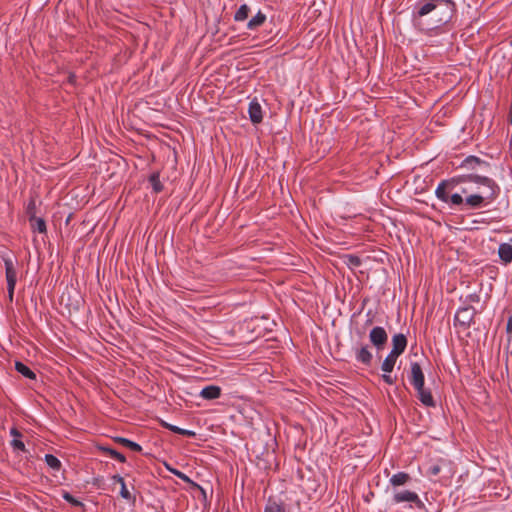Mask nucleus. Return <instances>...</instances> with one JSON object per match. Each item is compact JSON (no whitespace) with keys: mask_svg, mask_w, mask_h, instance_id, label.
<instances>
[{"mask_svg":"<svg viewBox=\"0 0 512 512\" xmlns=\"http://www.w3.org/2000/svg\"><path fill=\"white\" fill-rule=\"evenodd\" d=\"M464 184L461 193L466 194L465 204L477 209L492 203L500 193L499 185L491 178L477 174L460 176L455 180Z\"/></svg>","mask_w":512,"mask_h":512,"instance_id":"obj_1","label":"nucleus"},{"mask_svg":"<svg viewBox=\"0 0 512 512\" xmlns=\"http://www.w3.org/2000/svg\"><path fill=\"white\" fill-rule=\"evenodd\" d=\"M454 10L452 0H422L413 12V23L420 30H432L447 23Z\"/></svg>","mask_w":512,"mask_h":512,"instance_id":"obj_2","label":"nucleus"},{"mask_svg":"<svg viewBox=\"0 0 512 512\" xmlns=\"http://www.w3.org/2000/svg\"><path fill=\"white\" fill-rule=\"evenodd\" d=\"M5 274L7 281L8 298L13 300L14 290L17 282V270L14 261L9 257H4Z\"/></svg>","mask_w":512,"mask_h":512,"instance_id":"obj_3","label":"nucleus"},{"mask_svg":"<svg viewBox=\"0 0 512 512\" xmlns=\"http://www.w3.org/2000/svg\"><path fill=\"white\" fill-rule=\"evenodd\" d=\"M392 500L396 504L407 502L414 503L418 508L424 506L417 493L409 490H394Z\"/></svg>","mask_w":512,"mask_h":512,"instance_id":"obj_4","label":"nucleus"},{"mask_svg":"<svg viewBox=\"0 0 512 512\" xmlns=\"http://www.w3.org/2000/svg\"><path fill=\"white\" fill-rule=\"evenodd\" d=\"M475 315V309L472 307H462L458 309L455 315V321L462 326H469Z\"/></svg>","mask_w":512,"mask_h":512,"instance_id":"obj_5","label":"nucleus"},{"mask_svg":"<svg viewBox=\"0 0 512 512\" xmlns=\"http://www.w3.org/2000/svg\"><path fill=\"white\" fill-rule=\"evenodd\" d=\"M387 333L382 327H374L369 334V339L378 349L382 348L387 341Z\"/></svg>","mask_w":512,"mask_h":512,"instance_id":"obj_6","label":"nucleus"},{"mask_svg":"<svg viewBox=\"0 0 512 512\" xmlns=\"http://www.w3.org/2000/svg\"><path fill=\"white\" fill-rule=\"evenodd\" d=\"M410 381L415 389H420L422 386H424V374L422 372L421 366L417 362H413L411 364Z\"/></svg>","mask_w":512,"mask_h":512,"instance_id":"obj_7","label":"nucleus"},{"mask_svg":"<svg viewBox=\"0 0 512 512\" xmlns=\"http://www.w3.org/2000/svg\"><path fill=\"white\" fill-rule=\"evenodd\" d=\"M392 346L390 353L399 357L407 346V339L405 335L401 333L394 335L392 338Z\"/></svg>","mask_w":512,"mask_h":512,"instance_id":"obj_8","label":"nucleus"},{"mask_svg":"<svg viewBox=\"0 0 512 512\" xmlns=\"http://www.w3.org/2000/svg\"><path fill=\"white\" fill-rule=\"evenodd\" d=\"M248 113H249L250 120L254 124L260 123L263 119L262 107L256 99L250 102L249 108H248Z\"/></svg>","mask_w":512,"mask_h":512,"instance_id":"obj_9","label":"nucleus"},{"mask_svg":"<svg viewBox=\"0 0 512 512\" xmlns=\"http://www.w3.org/2000/svg\"><path fill=\"white\" fill-rule=\"evenodd\" d=\"M221 395V388L216 385H210L204 387L200 391V396L207 400H213L219 398Z\"/></svg>","mask_w":512,"mask_h":512,"instance_id":"obj_10","label":"nucleus"},{"mask_svg":"<svg viewBox=\"0 0 512 512\" xmlns=\"http://www.w3.org/2000/svg\"><path fill=\"white\" fill-rule=\"evenodd\" d=\"M499 257L505 263L512 261V245L509 243H502L498 249Z\"/></svg>","mask_w":512,"mask_h":512,"instance_id":"obj_11","label":"nucleus"},{"mask_svg":"<svg viewBox=\"0 0 512 512\" xmlns=\"http://www.w3.org/2000/svg\"><path fill=\"white\" fill-rule=\"evenodd\" d=\"M409 480H410V475L408 473L399 472V473L394 474L390 478L389 482L394 488H396V487L405 485Z\"/></svg>","mask_w":512,"mask_h":512,"instance_id":"obj_12","label":"nucleus"},{"mask_svg":"<svg viewBox=\"0 0 512 512\" xmlns=\"http://www.w3.org/2000/svg\"><path fill=\"white\" fill-rule=\"evenodd\" d=\"M418 392L419 400L426 406L433 407L435 405L434 399L429 390H426L424 386L420 389H416Z\"/></svg>","mask_w":512,"mask_h":512,"instance_id":"obj_13","label":"nucleus"},{"mask_svg":"<svg viewBox=\"0 0 512 512\" xmlns=\"http://www.w3.org/2000/svg\"><path fill=\"white\" fill-rule=\"evenodd\" d=\"M397 358L398 356L389 353L381 365L382 371L385 373H391L396 364Z\"/></svg>","mask_w":512,"mask_h":512,"instance_id":"obj_14","label":"nucleus"},{"mask_svg":"<svg viewBox=\"0 0 512 512\" xmlns=\"http://www.w3.org/2000/svg\"><path fill=\"white\" fill-rule=\"evenodd\" d=\"M356 358H357L358 361L368 365V364H370V362L372 360V354L367 349V347H362V348L357 350Z\"/></svg>","mask_w":512,"mask_h":512,"instance_id":"obj_15","label":"nucleus"},{"mask_svg":"<svg viewBox=\"0 0 512 512\" xmlns=\"http://www.w3.org/2000/svg\"><path fill=\"white\" fill-rule=\"evenodd\" d=\"M266 20L265 14L258 12L247 24L248 29L254 30L261 26Z\"/></svg>","mask_w":512,"mask_h":512,"instance_id":"obj_16","label":"nucleus"},{"mask_svg":"<svg viewBox=\"0 0 512 512\" xmlns=\"http://www.w3.org/2000/svg\"><path fill=\"white\" fill-rule=\"evenodd\" d=\"M15 369L17 370V372H19L26 378H29V379L36 378L35 373L29 367H27L25 364H23L22 362H16Z\"/></svg>","mask_w":512,"mask_h":512,"instance_id":"obj_17","label":"nucleus"},{"mask_svg":"<svg viewBox=\"0 0 512 512\" xmlns=\"http://www.w3.org/2000/svg\"><path fill=\"white\" fill-rule=\"evenodd\" d=\"M249 12H250V8L248 5H246V4L241 5L234 15V20L235 21H244L245 19H247Z\"/></svg>","mask_w":512,"mask_h":512,"instance_id":"obj_18","label":"nucleus"},{"mask_svg":"<svg viewBox=\"0 0 512 512\" xmlns=\"http://www.w3.org/2000/svg\"><path fill=\"white\" fill-rule=\"evenodd\" d=\"M436 196L438 199L444 201V202H449V195L448 193L446 192V183L445 182H442L441 184L438 185V187L436 188Z\"/></svg>","mask_w":512,"mask_h":512,"instance_id":"obj_19","label":"nucleus"},{"mask_svg":"<svg viewBox=\"0 0 512 512\" xmlns=\"http://www.w3.org/2000/svg\"><path fill=\"white\" fill-rule=\"evenodd\" d=\"M116 441L126 447H128L129 449L133 450V451H136V452H139L142 450L141 446L133 441H130L129 439H126V438H122V437H118L116 438Z\"/></svg>","mask_w":512,"mask_h":512,"instance_id":"obj_20","label":"nucleus"},{"mask_svg":"<svg viewBox=\"0 0 512 512\" xmlns=\"http://www.w3.org/2000/svg\"><path fill=\"white\" fill-rule=\"evenodd\" d=\"M31 221H32V228L34 230L38 231L39 233L46 232V223L42 218L32 217Z\"/></svg>","mask_w":512,"mask_h":512,"instance_id":"obj_21","label":"nucleus"},{"mask_svg":"<svg viewBox=\"0 0 512 512\" xmlns=\"http://www.w3.org/2000/svg\"><path fill=\"white\" fill-rule=\"evenodd\" d=\"M45 461L47 465L53 470H59L61 467V462L55 456L51 454L45 455Z\"/></svg>","mask_w":512,"mask_h":512,"instance_id":"obj_22","label":"nucleus"},{"mask_svg":"<svg viewBox=\"0 0 512 512\" xmlns=\"http://www.w3.org/2000/svg\"><path fill=\"white\" fill-rule=\"evenodd\" d=\"M345 263L349 268L353 269L360 265L361 261L357 256L348 255L344 258Z\"/></svg>","mask_w":512,"mask_h":512,"instance_id":"obj_23","label":"nucleus"},{"mask_svg":"<svg viewBox=\"0 0 512 512\" xmlns=\"http://www.w3.org/2000/svg\"><path fill=\"white\" fill-rule=\"evenodd\" d=\"M103 450L108 453L112 458L120 461V462H125L126 461V458L123 454L117 452L116 450H113V449H110V448H103Z\"/></svg>","mask_w":512,"mask_h":512,"instance_id":"obj_24","label":"nucleus"},{"mask_svg":"<svg viewBox=\"0 0 512 512\" xmlns=\"http://www.w3.org/2000/svg\"><path fill=\"white\" fill-rule=\"evenodd\" d=\"M264 512H283V508L276 502H269Z\"/></svg>","mask_w":512,"mask_h":512,"instance_id":"obj_25","label":"nucleus"},{"mask_svg":"<svg viewBox=\"0 0 512 512\" xmlns=\"http://www.w3.org/2000/svg\"><path fill=\"white\" fill-rule=\"evenodd\" d=\"M167 427L175 432V433H178V434H181V435H187V436H193L194 435V432L192 431H189V430H185V429H181L177 426H174V425H167Z\"/></svg>","mask_w":512,"mask_h":512,"instance_id":"obj_26","label":"nucleus"},{"mask_svg":"<svg viewBox=\"0 0 512 512\" xmlns=\"http://www.w3.org/2000/svg\"><path fill=\"white\" fill-rule=\"evenodd\" d=\"M465 200L461 194L455 193L449 197V202L453 205H461Z\"/></svg>","mask_w":512,"mask_h":512,"instance_id":"obj_27","label":"nucleus"},{"mask_svg":"<svg viewBox=\"0 0 512 512\" xmlns=\"http://www.w3.org/2000/svg\"><path fill=\"white\" fill-rule=\"evenodd\" d=\"M480 164V160L476 157H468L467 159H465V161L463 162V166L464 167H471L473 168L475 165H478Z\"/></svg>","mask_w":512,"mask_h":512,"instance_id":"obj_28","label":"nucleus"},{"mask_svg":"<svg viewBox=\"0 0 512 512\" xmlns=\"http://www.w3.org/2000/svg\"><path fill=\"white\" fill-rule=\"evenodd\" d=\"M150 181L152 182L153 188L156 192H160L162 190V185L159 181L158 175L153 174Z\"/></svg>","mask_w":512,"mask_h":512,"instance_id":"obj_29","label":"nucleus"},{"mask_svg":"<svg viewBox=\"0 0 512 512\" xmlns=\"http://www.w3.org/2000/svg\"><path fill=\"white\" fill-rule=\"evenodd\" d=\"M120 495L122 498H124L126 500H130L132 498L130 492L128 491V489L126 487L125 482H122V484H121Z\"/></svg>","mask_w":512,"mask_h":512,"instance_id":"obj_30","label":"nucleus"},{"mask_svg":"<svg viewBox=\"0 0 512 512\" xmlns=\"http://www.w3.org/2000/svg\"><path fill=\"white\" fill-rule=\"evenodd\" d=\"M178 478H180L181 480L187 482V483H193L190 478L185 475L184 473L178 471V470H171Z\"/></svg>","mask_w":512,"mask_h":512,"instance_id":"obj_31","label":"nucleus"},{"mask_svg":"<svg viewBox=\"0 0 512 512\" xmlns=\"http://www.w3.org/2000/svg\"><path fill=\"white\" fill-rule=\"evenodd\" d=\"M506 332L509 335L508 340L511 341V338H512V315L509 317V319L507 321Z\"/></svg>","mask_w":512,"mask_h":512,"instance_id":"obj_32","label":"nucleus"},{"mask_svg":"<svg viewBox=\"0 0 512 512\" xmlns=\"http://www.w3.org/2000/svg\"><path fill=\"white\" fill-rule=\"evenodd\" d=\"M382 378L384 380L385 383L389 384V385H392L394 384L395 382V378H393L390 373H385L382 375Z\"/></svg>","mask_w":512,"mask_h":512,"instance_id":"obj_33","label":"nucleus"},{"mask_svg":"<svg viewBox=\"0 0 512 512\" xmlns=\"http://www.w3.org/2000/svg\"><path fill=\"white\" fill-rule=\"evenodd\" d=\"M63 497H64V499H66L68 502H70L73 505H80L81 504L78 500L73 498V496H71L69 493H65L63 495Z\"/></svg>","mask_w":512,"mask_h":512,"instance_id":"obj_34","label":"nucleus"},{"mask_svg":"<svg viewBox=\"0 0 512 512\" xmlns=\"http://www.w3.org/2000/svg\"><path fill=\"white\" fill-rule=\"evenodd\" d=\"M12 446L19 450H24V448H25L24 443L18 439H14L12 441Z\"/></svg>","mask_w":512,"mask_h":512,"instance_id":"obj_35","label":"nucleus"},{"mask_svg":"<svg viewBox=\"0 0 512 512\" xmlns=\"http://www.w3.org/2000/svg\"><path fill=\"white\" fill-rule=\"evenodd\" d=\"M440 472V467L438 465H434L430 468V474L437 475Z\"/></svg>","mask_w":512,"mask_h":512,"instance_id":"obj_36","label":"nucleus"},{"mask_svg":"<svg viewBox=\"0 0 512 512\" xmlns=\"http://www.w3.org/2000/svg\"><path fill=\"white\" fill-rule=\"evenodd\" d=\"M112 479H113L114 482H117L120 485L122 484V482H125L123 477H121L120 475H115V476H113Z\"/></svg>","mask_w":512,"mask_h":512,"instance_id":"obj_37","label":"nucleus"},{"mask_svg":"<svg viewBox=\"0 0 512 512\" xmlns=\"http://www.w3.org/2000/svg\"><path fill=\"white\" fill-rule=\"evenodd\" d=\"M509 122L512 124V104H511V109H510V113H509Z\"/></svg>","mask_w":512,"mask_h":512,"instance_id":"obj_38","label":"nucleus"},{"mask_svg":"<svg viewBox=\"0 0 512 512\" xmlns=\"http://www.w3.org/2000/svg\"><path fill=\"white\" fill-rule=\"evenodd\" d=\"M11 434L14 435V436H19V433L15 429L11 430Z\"/></svg>","mask_w":512,"mask_h":512,"instance_id":"obj_39","label":"nucleus"}]
</instances>
